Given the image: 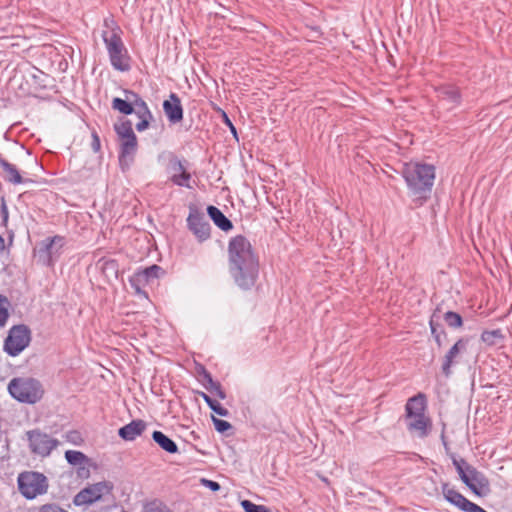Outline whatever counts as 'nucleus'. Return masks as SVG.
Masks as SVG:
<instances>
[{"mask_svg":"<svg viewBox=\"0 0 512 512\" xmlns=\"http://www.w3.org/2000/svg\"><path fill=\"white\" fill-rule=\"evenodd\" d=\"M229 272L235 283L243 290L251 289L259 273L258 258L248 239L237 235L228 244Z\"/></svg>","mask_w":512,"mask_h":512,"instance_id":"nucleus-1","label":"nucleus"},{"mask_svg":"<svg viewBox=\"0 0 512 512\" xmlns=\"http://www.w3.org/2000/svg\"><path fill=\"white\" fill-rule=\"evenodd\" d=\"M402 175L414 201L422 205L428 199L435 179L434 166L418 162L406 163Z\"/></svg>","mask_w":512,"mask_h":512,"instance_id":"nucleus-2","label":"nucleus"},{"mask_svg":"<svg viewBox=\"0 0 512 512\" xmlns=\"http://www.w3.org/2000/svg\"><path fill=\"white\" fill-rule=\"evenodd\" d=\"M106 30L102 32V38L107 48L111 65L118 71L130 69L129 56L121 39V30L113 20H105Z\"/></svg>","mask_w":512,"mask_h":512,"instance_id":"nucleus-3","label":"nucleus"},{"mask_svg":"<svg viewBox=\"0 0 512 512\" xmlns=\"http://www.w3.org/2000/svg\"><path fill=\"white\" fill-rule=\"evenodd\" d=\"M453 464L462 482L477 496L485 497L490 494V481L484 473L477 470L464 459H454Z\"/></svg>","mask_w":512,"mask_h":512,"instance_id":"nucleus-4","label":"nucleus"},{"mask_svg":"<svg viewBox=\"0 0 512 512\" xmlns=\"http://www.w3.org/2000/svg\"><path fill=\"white\" fill-rule=\"evenodd\" d=\"M9 394L21 403L35 404L44 394L42 384L31 377H15L8 384Z\"/></svg>","mask_w":512,"mask_h":512,"instance_id":"nucleus-5","label":"nucleus"},{"mask_svg":"<svg viewBox=\"0 0 512 512\" xmlns=\"http://www.w3.org/2000/svg\"><path fill=\"white\" fill-rule=\"evenodd\" d=\"M18 487L25 498L33 499L47 492L48 482L43 474L28 471L18 476Z\"/></svg>","mask_w":512,"mask_h":512,"instance_id":"nucleus-6","label":"nucleus"},{"mask_svg":"<svg viewBox=\"0 0 512 512\" xmlns=\"http://www.w3.org/2000/svg\"><path fill=\"white\" fill-rule=\"evenodd\" d=\"M31 342V331L24 325H15L10 328L4 341V351L12 356H18Z\"/></svg>","mask_w":512,"mask_h":512,"instance_id":"nucleus-7","label":"nucleus"},{"mask_svg":"<svg viewBox=\"0 0 512 512\" xmlns=\"http://www.w3.org/2000/svg\"><path fill=\"white\" fill-rule=\"evenodd\" d=\"M112 489L113 485L107 481L92 484L78 492L73 499V503L76 506L91 505L100 500L102 496L109 494Z\"/></svg>","mask_w":512,"mask_h":512,"instance_id":"nucleus-8","label":"nucleus"},{"mask_svg":"<svg viewBox=\"0 0 512 512\" xmlns=\"http://www.w3.org/2000/svg\"><path fill=\"white\" fill-rule=\"evenodd\" d=\"M31 452L42 457L49 456L59 445V441L40 430H30L26 433Z\"/></svg>","mask_w":512,"mask_h":512,"instance_id":"nucleus-9","label":"nucleus"},{"mask_svg":"<svg viewBox=\"0 0 512 512\" xmlns=\"http://www.w3.org/2000/svg\"><path fill=\"white\" fill-rule=\"evenodd\" d=\"M187 224L190 231L200 242H203L210 237L211 226L206 220L205 215L196 208L190 209Z\"/></svg>","mask_w":512,"mask_h":512,"instance_id":"nucleus-10","label":"nucleus"},{"mask_svg":"<svg viewBox=\"0 0 512 512\" xmlns=\"http://www.w3.org/2000/svg\"><path fill=\"white\" fill-rule=\"evenodd\" d=\"M442 493L445 499L451 504L457 506L459 509L465 512H487L477 504L469 501L461 493L456 491L454 488L449 487L448 484L442 485Z\"/></svg>","mask_w":512,"mask_h":512,"instance_id":"nucleus-11","label":"nucleus"},{"mask_svg":"<svg viewBox=\"0 0 512 512\" xmlns=\"http://www.w3.org/2000/svg\"><path fill=\"white\" fill-rule=\"evenodd\" d=\"M163 273L164 270L154 264L136 271L131 277L130 283L136 288L137 292H140V286L153 284Z\"/></svg>","mask_w":512,"mask_h":512,"instance_id":"nucleus-12","label":"nucleus"},{"mask_svg":"<svg viewBox=\"0 0 512 512\" xmlns=\"http://www.w3.org/2000/svg\"><path fill=\"white\" fill-rule=\"evenodd\" d=\"M163 110L170 123L177 124L183 120V107L176 93H171L163 102Z\"/></svg>","mask_w":512,"mask_h":512,"instance_id":"nucleus-13","label":"nucleus"},{"mask_svg":"<svg viewBox=\"0 0 512 512\" xmlns=\"http://www.w3.org/2000/svg\"><path fill=\"white\" fill-rule=\"evenodd\" d=\"M120 142L119 162L124 169V167H129L130 163L133 161L138 147L137 137L130 136L129 138L121 139Z\"/></svg>","mask_w":512,"mask_h":512,"instance_id":"nucleus-14","label":"nucleus"},{"mask_svg":"<svg viewBox=\"0 0 512 512\" xmlns=\"http://www.w3.org/2000/svg\"><path fill=\"white\" fill-rule=\"evenodd\" d=\"M407 428L410 433L420 438H424L429 434L431 426L430 419L425 415H414L406 418Z\"/></svg>","mask_w":512,"mask_h":512,"instance_id":"nucleus-15","label":"nucleus"},{"mask_svg":"<svg viewBox=\"0 0 512 512\" xmlns=\"http://www.w3.org/2000/svg\"><path fill=\"white\" fill-rule=\"evenodd\" d=\"M467 342L464 339H459L446 353L442 362V373L449 377L451 375V367L456 363L459 354L466 350Z\"/></svg>","mask_w":512,"mask_h":512,"instance_id":"nucleus-16","label":"nucleus"},{"mask_svg":"<svg viewBox=\"0 0 512 512\" xmlns=\"http://www.w3.org/2000/svg\"><path fill=\"white\" fill-rule=\"evenodd\" d=\"M147 427L145 421L138 419L133 420L129 424L121 427L118 431L119 436L126 441H133L137 436L141 435Z\"/></svg>","mask_w":512,"mask_h":512,"instance_id":"nucleus-17","label":"nucleus"},{"mask_svg":"<svg viewBox=\"0 0 512 512\" xmlns=\"http://www.w3.org/2000/svg\"><path fill=\"white\" fill-rule=\"evenodd\" d=\"M439 100L445 102L449 107H455L460 103V92L453 85H443L436 89Z\"/></svg>","mask_w":512,"mask_h":512,"instance_id":"nucleus-18","label":"nucleus"},{"mask_svg":"<svg viewBox=\"0 0 512 512\" xmlns=\"http://www.w3.org/2000/svg\"><path fill=\"white\" fill-rule=\"evenodd\" d=\"M406 418L414 415H423L426 410V396L423 393H419L408 399L406 405Z\"/></svg>","mask_w":512,"mask_h":512,"instance_id":"nucleus-19","label":"nucleus"},{"mask_svg":"<svg viewBox=\"0 0 512 512\" xmlns=\"http://www.w3.org/2000/svg\"><path fill=\"white\" fill-rule=\"evenodd\" d=\"M65 458L69 464L79 466L78 475L80 477H87L89 475V469L85 467V464L88 462L87 456L75 450H68L65 452Z\"/></svg>","mask_w":512,"mask_h":512,"instance_id":"nucleus-20","label":"nucleus"},{"mask_svg":"<svg viewBox=\"0 0 512 512\" xmlns=\"http://www.w3.org/2000/svg\"><path fill=\"white\" fill-rule=\"evenodd\" d=\"M0 167L4 172L3 177L5 181L14 185L21 184L25 181L17 167L7 160L0 158Z\"/></svg>","mask_w":512,"mask_h":512,"instance_id":"nucleus-21","label":"nucleus"},{"mask_svg":"<svg viewBox=\"0 0 512 512\" xmlns=\"http://www.w3.org/2000/svg\"><path fill=\"white\" fill-rule=\"evenodd\" d=\"M97 265L107 280L111 281L118 278L119 265L116 260L101 258Z\"/></svg>","mask_w":512,"mask_h":512,"instance_id":"nucleus-22","label":"nucleus"},{"mask_svg":"<svg viewBox=\"0 0 512 512\" xmlns=\"http://www.w3.org/2000/svg\"><path fill=\"white\" fill-rule=\"evenodd\" d=\"M207 213L209 217L213 220L216 226H218L223 231H229L233 228L232 222L215 206H208Z\"/></svg>","mask_w":512,"mask_h":512,"instance_id":"nucleus-23","label":"nucleus"},{"mask_svg":"<svg viewBox=\"0 0 512 512\" xmlns=\"http://www.w3.org/2000/svg\"><path fill=\"white\" fill-rule=\"evenodd\" d=\"M153 440L166 452L174 454L178 452L177 444L161 431H154Z\"/></svg>","mask_w":512,"mask_h":512,"instance_id":"nucleus-24","label":"nucleus"},{"mask_svg":"<svg viewBox=\"0 0 512 512\" xmlns=\"http://www.w3.org/2000/svg\"><path fill=\"white\" fill-rule=\"evenodd\" d=\"M177 165V168L176 170L179 171L180 173L179 174H174L172 177H171V181L175 184V185H178V186H184V187H188L190 188V185H189V180L191 178V175L190 173H188L184 166L182 165V163L180 161H178L176 163Z\"/></svg>","mask_w":512,"mask_h":512,"instance_id":"nucleus-25","label":"nucleus"},{"mask_svg":"<svg viewBox=\"0 0 512 512\" xmlns=\"http://www.w3.org/2000/svg\"><path fill=\"white\" fill-rule=\"evenodd\" d=\"M112 108L124 115H130L133 113L132 102L130 99H127L126 97L125 99H121L118 97L114 98L112 100Z\"/></svg>","mask_w":512,"mask_h":512,"instance_id":"nucleus-26","label":"nucleus"},{"mask_svg":"<svg viewBox=\"0 0 512 512\" xmlns=\"http://www.w3.org/2000/svg\"><path fill=\"white\" fill-rule=\"evenodd\" d=\"M114 129L120 140L129 138L130 136H136L132 129V123L130 120H125L119 124H115Z\"/></svg>","mask_w":512,"mask_h":512,"instance_id":"nucleus-27","label":"nucleus"},{"mask_svg":"<svg viewBox=\"0 0 512 512\" xmlns=\"http://www.w3.org/2000/svg\"><path fill=\"white\" fill-rule=\"evenodd\" d=\"M200 396L204 399V401L207 403L210 409L213 410L215 413H217L220 416L228 415V410L224 408L218 401L212 399L209 395H207L204 392H200Z\"/></svg>","mask_w":512,"mask_h":512,"instance_id":"nucleus-28","label":"nucleus"},{"mask_svg":"<svg viewBox=\"0 0 512 512\" xmlns=\"http://www.w3.org/2000/svg\"><path fill=\"white\" fill-rule=\"evenodd\" d=\"M125 97L130 99L133 106V112L148 109L146 102L135 92L130 90L124 91Z\"/></svg>","mask_w":512,"mask_h":512,"instance_id":"nucleus-29","label":"nucleus"},{"mask_svg":"<svg viewBox=\"0 0 512 512\" xmlns=\"http://www.w3.org/2000/svg\"><path fill=\"white\" fill-rule=\"evenodd\" d=\"M435 313L432 315L431 319H430V328H431V333L436 341V343L438 344L439 347L442 346L443 344V338H446V333L443 331V330H439L438 328L440 327V324H438L435 320Z\"/></svg>","mask_w":512,"mask_h":512,"instance_id":"nucleus-30","label":"nucleus"},{"mask_svg":"<svg viewBox=\"0 0 512 512\" xmlns=\"http://www.w3.org/2000/svg\"><path fill=\"white\" fill-rule=\"evenodd\" d=\"M10 302L4 295H0V327H3L9 317Z\"/></svg>","mask_w":512,"mask_h":512,"instance_id":"nucleus-31","label":"nucleus"},{"mask_svg":"<svg viewBox=\"0 0 512 512\" xmlns=\"http://www.w3.org/2000/svg\"><path fill=\"white\" fill-rule=\"evenodd\" d=\"M445 322L453 328H458L462 326V317L460 314L452 311H448L444 315Z\"/></svg>","mask_w":512,"mask_h":512,"instance_id":"nucleus-32","label":"nucleus"},{"mask_svg":"<svg viewBox=\"0 0 512 512\" xmlns=\"http://www.w3.org/2000/svg\"><path fill=\"white\" fill-rule=\"evenodd\" d=\"M241 505L245 512H271L266 506L254 504L249 500H243Z\"/></svg>","mask_w":512,"mask_h":512,"instance_id":"nucleus-33","label":"nucleus"},{"mask_svg":"<svg viewBox=\"0 0 512 512\" xmlns=\"http://www.w3.org/2000/svg\"><path fill=\"white\" fill-rule=\"evenodd\" d=\"M204 387L211 391L212 393H215L220 399H225L226 394L223 391L221 384L219 382H215L212 380V382H209L208 384H204Z\"/></svg>","mask_w":512,"mask_h":512,"instance_id":"nucleus-34","label":"nucleus"},{"mask_svg":"<svg viewBox=\"0 0 512 512\" xmlns=\"http://www.w3.org/2000/svg\"><path fill=\"white\" fill-rule=\"evenodd\" d=\"M500 337H501L500 330L484 331L481 335L482 341L487 343L488 345H494L495 338H500Z\"/></svg>","mask_w":512,"mask_h":512,"instance_id":"nucleus-35","label":"nucleus"},{"mask_svg":"<svg viewBox=\"0 0 512 512\" xmlns=\"http://www.w3.org/2000/svg\"><path fill=\"white\" fill-rule=\"evenodd\" d=\"M197 375L199 377V381L204 385L212 382L213 378L211 374L206 370V368L202 365H199L196 369Z\"/></svg>","mask_w":512,"mask_h":512,"instance_id":"nucleus-36","label":"nucleus"},{"mask_svg":"<svg viewBox=\"0 0 512 512\" xmlns=\"http://www.w3.org/2000/svg\"><path fill=\"white\" fill-rule=\"evenodd\" d=\"M212 420H213L215 429L218 432L223 433V432H226L227 430L232 428V425L229 422L225 421V420H221V419H218V418H215V417H212Z\"/></svg>","mask_w":512,"mask_h":512,"instance_id":"nucleus-37","label":"nucleus"},{"mask_svg":"<svg viewBox=\"0 0 512 512\" xmlns=\"http://www.w3.org/2000/svg\"><path fill=\"white\" fill-rule=\"evenodd\" d=\"M162 501L158 499H154L152 501L146 502L143 506L144 512H158L161 509Z\"/></svg>","mask_w":512,"mask_h":512,"instance_id":"nucleus-38","label":"nucleus"},{"mask_svg":"<svg viewBox=\"0 0 512 512\" xmlns=\"http://www.w3.org/2000/svg\"><path fill=\"white\" fill-rule=\"evenodd\" d=\"M66 439H67V441H69L75 445H78L82 441L81 435L77 431L68 432L66 434Z\"/></svg>","mask_w":512,"mask_h":512,"instance_id":"nucleus-39","label":"nucleus"},{"mask_svg":"<svg viewBox=\"0 0 512 512\" xmlns=\"http://www.w3.org/2000/svg\"><path fill=\"white\" fill-rule=\"evenodd\" d=\"M39 512H67L56 504H46L43 505Z\"/></svg>","mask_w":512,"mask_h":512,"instance_id":"nucleus-40","label":"nucleus"},{"mask_svg":"<svg viewBox=\"0 0 512 512\" xmlns=\"http://www.w3.org/2000/svg\"><path fill=\"white\" fill-rule=\"evenodd\" d=\"M101 144L99 136L96 132L92 133V142H91V148L94 152H98L100 150Z\"/></svg>","mask_w":512,"mask_h":512,"instance_id":"nucleus-41","label":"nucleus"},{"mask_svg":"<svg viewBox=\"0 0 512 512\" xmlns=\"http://www.w3.org/2000/svg\"><path fill=\"white\" fill-rule=\"evenodd\" d=\"M134 113L138 116V118L140 120H142V119H153V115H152L151 111L149 110V108L148 109H144V110H140V111H135Z\"/></svg>","mask_w":512,"mask_h":512,"instance_id":"nucleus-42","label":"nucleus"},{"mask_svg":"<svg viewBox=\"0 0 512 512\" xmlns=\"http://www.w3.org/2000/svg\"><path fill=\"white\" fill-rule=\"evenodd\" d=\"M151 120L152 119H142V120H140L136 124L137 131L142 132V131L146 130L149 127Z\"/></svg>","mask_w":512,"mask_h":512,"instance_id":"nucleus-43","label":"nucleus"},{"mask_svg":"<svg viewBox=\"0 0 512 512\" xmlns=\"http://www.w3.org/2000/svg\"><path fill=\"white\" fill-rule=\"evenodd\" d=\"M202 482L205 486L210 488L212 491H218L220 489V484L218 482H215L212 480H207V479H203Z\"/></svg>","mask_w":512,"mask_h":512,"instance_id":"nucleus-44","label":"nucleus"},{"mask_svg":"<svg viewBox=\"0 0 512 512\" xmlns=\"http://www.w3.org/2000/svg\"><path fill=\"white\" fill-rule=\"evenodd\" d=\"M56 240H61L60 237L58 236H55L53 238H47L45 241H44V247H45V250L47 252L50 251V249L52 248L53 244L55 243Z\"/></svg>","mask_w":512,"mask_h":512,"instance_id":"nucleus-45","label":"nucleus"},{"mask_svg":"<svg viewBox=\"0 0 512 512\" xmlns=\"http://www.w3.org/2000/svg\"><path fill=\"white\" fill-rule=\"evenodd\" d=\"M225 117V120H226V123L231 127V130L234 134H236V130L234 128V126L232 125V123L230 122V120L228 119V117L226 115H224Z\"/></svg>","mask_w":512,"mask_h":512,"instance_id":"nucleus-46","label":"nucleus"},{"mask_svg":"<svg viewBox=\"0 0 512 512\" xmlns=\"http://www.w3.org/2000/svg\"><path fill=\"white\" fill-rule=\"evenodd\" d=\"M158 512H170V510L167 508V506L163 503L161 505V509L158 510Z\"/></svg>","mask_w":512,"mask_h":512,"instance_id":"nucleus-47","label":"nucleus"},{"mask_svg":"<svg viewBox=\"0 0 512 512\" xmlns=\"http://www.w3.org/2000/svg\"><path fill=\"white\" fill-rule=\"evenodd\" d=\"M4 248V239L0 236V251Z\"/></svg>","mask_w":512,"mask_h":512,"instance_id":"nucleus-48","label":"nucleus"}]
</instances>
